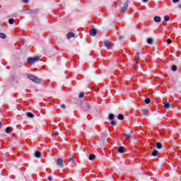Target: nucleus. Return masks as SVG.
<instances>
[{
  "label": "nucleus",
  "mask_w": 181,
  "mask_h": 181,
  "mask_svg": "<svg viewBox=\"0 0 181 181\" xmlns=\"http://www.w3.org/2000/svg\"><path fill=\"white\" fill-rule=\"evenodd\" d=\"M28 78L31 80V81H33V83H36L37 84H39L40 83V78L36 77L35 76H33L32 74H28Z\"/></svg>",
  "instance_id": "nucleus-1"
},
{
  "label": "nucleus",
  "mask_w": 181,
  "mask_h": 181,
  "mask_svg": "<svg viewBox=\"0 0 181 181\" xmlns=\"http://www.w3.org/2000/svg\"><path fill=\"white\" fill-rule=\"evenodd\" d=\"M38 60H39V57H29L28 59V63H29V64H33V63L37 62Z\"/></svg>",
  "instance_id": "nucleus-2"
},
{
  "label": "nucleus",
  "mask_w": 181,
  "mask_h": 181,
  "mask_svg": "<svg viewBox=\"0 0 181 181\" xmlns=\"http://www.w3.org/2000/svg\"><path fill=\"white\" fill-rule=\"evenodd\" d=\"M128 1H127L126 2H124L123 4V6L121 8V13H124L125 12V11H127V9H128Z\"/></svg>",
  "instance_id": "nucleus-3"
},
{
  "label": "nucleus",
  "mask_w": 181,
  "mask_h": 181,
  "mask_svg": "<svg viewBox=\"0 0 181 181\" xmlns=\"http://www.w3.org/2000/svg\"><path fill=\"white\" fill-rule=\"evenodd\" d=\"M90 36H95L97 35V30L95 28H91L89 32Z\"/></svg>",
  "instance_id": "nucleus-4"
},
{
  "label": "nucleus",
  "mask_w": 181,
  "mask_h": 181,
  "mask_svg": "<svg viewBox=\"0 0 181 181\" xmlns=\"http://www.w3.org/2000/svg\"><path fill=\"white\" fill-rule=\"evenodd\" d=\"M57 165H58V166H63V159L58 158L57 160Z\"/></svg>",
  "instance_id": "nucleus-5"
},
{
  "label": "nucleus",
  "mask_w": 181,
  "mask_h": 181,
  "mask_svg": "<svg viewBox=\"0 0 181 181\" xmlns=\"http://www.w3.org/2000/svg\"><path fill=\"white\" fill-rule=\"evenodd\" d=\"M141 112L144 115H149V110H146V109H143L141 110Z\"/></svg>",
  "instance_id": "nucleus-6"
},
{
  "label": "nucleus",
  "mask_w": 181,
  "mask_h": 181,
  "mask_svg": "<svg viewBox=\"0 0 181 181\" xmlns=\"http://www.w3.org/2000/svg\"><path fill=\"white\" fill-rule=\"evenodd\" d=\"M104 45L108 49H110V47H111V42L110 41H105Z\"/></svg>",
  "instance_id": "nucleus-7"
},
{
  "label": "nucleus",
  "mask_w": 181,
  "mask_h": 181,
  "mask_svg": "<svg viewBox=\"0 0 181 181\" xmlns=\"http://www.w3.org/2000/svg\"><path fill=\"white\" fill-rule=\"evenodd\" d=\"M161 18L160 16H155L154 17V22H157L158 23H160Z\"/></svg>",
  "instance_id": "nucleus-8"
},
{
  "label": "nucleus",
  "mask_w": 181,
  "mask_h": 181,
  "mask_svg": "<svg viewBox=\"0 0 181 181\" xmlns=\"http://www.w3.org/2000/svg\"><path fill=\"white\" fill-rule=\"evenodd\" d=\"M67 39H71V37H74V33H69L66 35Z\"/></svg>",
  "instance_id": "nucleus-9"
},
{
  "label": "nucleus",
  "mask_w": 181,
  "mask_h": 181,
  "mask_svg": "<svg viewBox=\"0 0 181 181\" xmlns=\"http://www.w3.org/2000/svg\"><path fill=\"white\" fill-rule=\"evenodd\" d=\"M90 106L89 103H85L84 104V105H83V109L84 110H90Z\"/></svg>",
  "instance_id": "nucleus-10"
},
{
  "label": "nucleus",
  "mask_w": 181,
  "mask_h": 181,
  "mask_svg": "<svg viewBox=\"0 0 181 181\" xmlns=\"http://www.w3.org/2000/svg\"><path fill=\"white\" fill-rule=\"evenodd\" d=\"M124 149H125V148H124L123 146H120L118 148V152H119V153H124Z\"/></svg>",
  "instance_id": "nucleus-11"
},
{
  "label": "nucleus",
  "mask_w": 181,
  "mask_h": 181,
  "mask_svg": "<svg viewBox=\"0 0 181 181\" xmlns=\"http://www.w3.org/2000/svg\"><path fill=\"white\" fill-rule=\"evenodd\" d=\"M155 146L157 148V149H162V144L160 143H156Z\"/></svg>",
  "instance_id": "nucleus-12"
},
{
  "label": "nucleus",
  "mask_w": 181,
  "mask_h": 181,
  "mask_svg": "<svg viewBox=\"0 0 181 181\" xmlns=\"http://www.w3.org/2000/svg\"><path fill=\"white\" fill-rule=\"evenodd\" d=\"M27 117L28 118H34L35 117V115H33V113L31 112H27Z\"/></svg>",
  "instance_id": "nucleus-13"
},
{
  "label": "nucleus",
  "mask_w": 181,
  "mask_h": 181,
  "mask_svg": "<svg viewBox=\"0 0 181 181\" xmlns=\"http://www.w3.org/2000/svg\"><path fill=\"white\" fill-rule=\"evenodd\" d=\"M152 155H153V156H158L159 155V152L157 150H154L152 152Z\"/></svg>",
  "instance_id": "nucleus-14"
},
{
  "label": "nucleus",
  "mask_w": 181,
  "mask_h": 181,
  "mask_svg": "<svg viewBox=\"0 0 181 181\" xmlns=\"http://www.w3.org/2000/svg\"><path fill=\"white\" fill-rule=\"evenodd\" d=\"M147 43L148 45H152L153 43V40L152 38H148L147 39Z\"/></svg>",
  "instance_id": "nucleus-15"
},
{
  "label": "nucleus",
  "mask_w": 181,
  "mask_h": 181,
  "mask_svg": "<svg viewBox=\"0 0 181 181\" xmlns=\"http://www.w3.org/2000/svg\"><path fill=\"white\" fill-rule=\"evenodd\" d=\"M6 134H11V132H12V128H11V127H7V128L6 129Z\"/></svg>",
  "instance_id": "nucleus-16"
},
{
  "label": "nucleus",
  "mask_w": 181,
  "mask_h": 181,
  "mask_svg": "<svg viewBox=\"0 0 181 181\" xmlns=\"http://www.w3.org/2000/svg\"><path fill=\"white\" fill-rule=\"evenodd\" d=\"M40 155H42V154H41V153L40 151H36L35 153V158H40Z\"/></svg>",
  "instance_id": "nucleus-17"
},
{
  "label": "nucleus",
  "mask_w": 181,
  "mask_h": 181,
  "mask_svg": "<svg viewBox=\"0 0 181 181\" xmlns=\"http://www.w3.org/2000/svg\"><path fill=\"white\" fill-rule=\"evenodd\" d=\"M164 21L165 22H169V21H170V17H169V16H164Z\"/></svg>",
  "instance_id": "nucleus-18"
},
{
  "label": "nucleus",
  "mask_w": 181,
  "mask_h": 181,
  "mask_svg": "<svg viewBox=\"0 0 181 181\" xmlns=\"http://www.w3.org/2000/svg\"><path fill=\"white\" fill-rule=\"evenodd\" d=\"M0 37H1V39H6V35H5V33H0Z\"/></svg>",
  "instance_id": "nucleus-19"
},
{
  "label": "nucleus",
  "mask_w": 181,
  "mask_h": 181,
  "mask_svg": "<svg viewBox=\"0 0 181 181\" xmlns=\"http://www.w3.org/2000/svg\"><path fill=\"white\" fill-rule=\"evenodd\" d=\"M14 23H15V20H14L13 18H10V19L8 20V23H9L10 25H13Z\"/></svg>",
  "instance_id": "nucleus-20"
},
{
  "label": "nucleus",
  "mask_w": 181,
  "mask_h": 181,
  "mask_svg": "<svg viewBox=\"0 0 181 181\" xmlns=\"http://www.w3.org/2000/svg\"><path fill=\"white\" fill-rule=\"evenodd\" d=\"M170 107V104L169 103H164V108L168 109Z\"/></svg>",
  "instance_id": "nucleus-21"
},
{
  "label": "nucleus",
  "mask_w": 181,
  "mask_h": 181,
  "mask_svg": "<svg viewBox=\"0 0 181 181\" xmlns=\"http://www.w3.org/2000/svg\"><path fill=\"white\" fill-rule=\"evenodd\" d=\"M93 159H95V155L91 154V155L89 156V160H93Z\"/></svg>",
  "instance_id": "nucleus-22"
},
{
  "label": "nucleus",
  "mask_w": 181,
  "mask_h": 181,
  "mask_svg": "<svg viewBox=\"0 0 181 181\" xmlns=\"http://www.w3.org/2000/svg\"><path fill=\"white\" fill-rule=\"evenodd\" d=\"M124 137L126 139H131V138H132V136L131 134H124Z\"/></svg>",
  "instance_id": "nucleus-23"
},
{
  "label": "nucleus",
  "mask_w": 181,
  "mask_h": 181,
  "mask_svg": "<svg viewBox=\"0 0 181 181\" xmlns=\"http://www.w3.org/2000/svg\"><path fill=\"white\" fill-rule=\"evenodd\" d=\"M171 70H173V71H176V70H177V66H176V65H173Z\"/></svg>",
  "instance_id": "nucleus-24"
},
{
  "label": "nucleus",
  "mask_w": 181,
  "mask_h": 181,
  "mask_svg": "<svg viewBox=\"0 0 181 181\" xmlns=\"http://www.w3.org/2000/svg\"><path fill=\"white\" fill-rule=\"evenodd\" d=\"M118 119H120L121 121H122V119H124V115H122V114H119L117 116Z\"/></svg>",
  "instance_id": "nucleus-25"
},
{
  "label": "nucleus",
  "mask_w": 181,
  "mask_h": 181,
  "mask_svg": "<svg viewBox=\"0 0 181 181\" xmlns=\"http://www.w3.org/2000/svg\"><path fill=\"white\" fill-rule=\"evenodd\" d=\"M114 114H110L109 115V119H111V121H112V119H114Z\"/></svg>",
  "instance_id": "nucleus-26"
},
{
  "label": "nucleus",
  "mask_w": 181,
  "mask_h": 181,
  "mask_svg": "<svg viewBox=\"0 0 181 181\" xmlns=\"http://www.w3.org/2000/svg\"><path fill=\"white\" fill-rule=\"evenodd\" d=\"M84 97V92H81L79 93L78 98H83Z\"/></svg>",
  "instance_id": "nucleus-27"
},
{
  "label": "nucleus",
  "mask_w": 181,
  "mask_h": 181,
  "mask_svg": "<svg viewBox=\"0 0 181 181\" xmlns=\"http://www.w3.org/2000/svg\"><path fill=\"white\" fill-rule=\"evenodd\" d=\"M144 101H145V104H149L151 103V99L146 98Z\"/></svg>",
  "instance_id": "nucleus-28"
},
{
  "label": "nucleus",
  "mask_w": 181,
  "mask_h": 181,
  "mask_svg": "<svg viewBox=\"0 0 181 181\" xmlns=\"http://www.w3.org/2000/svg\"><path fill=\"white\" fill-rule=\"evenodd\" d=\"M69 160H70L71 162H74V156H71V157L69 158Z\"/></svg>",
  "instance_id": "nucleus-29"
},
{
  "label": "nucleus",
  "mask_w": 181,
  "mask_h": 181,
  "mask_svg": "<svg viewBox=\"0 0 181 181\" xmlns=\"http://www.w3.org/2000/svg\"><path fill=\"white\" fill-rule=\"evenodd\" d=\"M167 43H168V45H170L172 43V40L168 39L167 40Z\"/></svg>",
  "instance_id": "nucleus-30"
},
{
  "label": "nucleus",
  "mask_w": 181,
  "mask_h": 181,
  "mask_svg": "<svg viewBox=\"0 0 181 181\" xmlns=\"http://www.w3.org/2000/svg\"><path fill=\"white\" fill-rule=\"evenodd\" d=\"M32 12H33V10L32 9L27 10V13H32Z\"/></svg>",
  "instance_id": "nucleus-31"
},
{
  "label": "nucleus",
  "mask_w": 181,
  "mask_h": 181,
  "mask_svg": "<svg viewBox=\"0 0 181 181\" xmlns=\"http://www.w3.org/2000/svg\"><path fill=\"white\" fill-rule=\"evenodd\" d=\"M135 57L136 59H138L139 57V52H136Z\"/></svg>",
  "instance_id": "nucleus-32"
},
{
  "label": "nucleus",
  "mask_w": 181,
  "mask_h": 181,
  "mask_svg": "<svg viewBox=\"0 0 181 181\" xmlns=\"http://www.w3.org/2000/svg\"><path fill=\"white\" fill-rule=\"evenodd\" d=\"M110 124H111L112 125H115L116 122H115V121L112 120L111 122H110Z\"/></svg>",
  "instance_id": "nucleus-33"
},
{
  "label": "nucleus",
  "mask_w": 181,
  "mask_h": 181,
  "mask_svg": "<svg viewBox=\"0 0 181 181\" xmlns=\"http://www.w3.org/2000/svg\"><path fill=\"white\" fill-rule=\"evenodd\" d=\"M47 179H48L49 181L53 180V178L52 177V176H49V177H47Z\"/></svg>",
  "instance_id": "nucleus-34"
},
{
  "label": "nucleus",
  "mask_w": 181,
  "mask_h": 181,
  "mask_svg": "<svg viewBox=\"0 0 181 181\" xmlns=\"http://www.w3.org/2000/svg\"><path fill=\"white\" fill-rule=\"evenodd\" d=\"M24 4H28L29 2V0H22Z\"/></svg>",
  "instance_id": "nucleus-35"
},
{
  "label": "nucleus",
  "mask_w": 181,
  "mask_h": 181,
  "mask_svg": "<svg viewBox=\"0 0 181 181\" xmlns=\"http://www.w3.org/2000/svg\"><path fill=\"white\" fill-rule=\"evenodd\" d=\"M179 1H180V0H173V2L174 4H176L177 2H179Z\"/></svg>",
  "instance_id": "nucleus-36"
},
{
  "label": "nucleus",
  "mask_w": 181,
  "mask_h": 181,
  "mask_svg": "<svg viewBox=\"0 0 181 181\" xmlns=\"http://www.w3.org/2000/svg\"><path fill=\"white\" fill-rule=\"evenodd\" d=\"M62 108H66V105H64V104H63V105H62Z\"/></svg>",
  "instance_id": "nucleus-37"
},
{
  "label": "nucleus",
  "mask_w": 181,
  "mask_h": 181,
  "mask_svg": "<svg viewBox=\"0 0 181 181\" xmlns=\"http://www.w3.org/2000/svg\"><path fill=\"white\" fill-rule=\"evenodd\" d=\"M54 135H55L56 136H57L59 135V132H56L55 134H54Z\"/></svg>",
  "instance_id": "nucleus-38"
},
{
  "label": "nucleus",
  "mask_w": 181,
  "mask_h": 181,
  "mask_svg": "<svg viewBox=\"0 0 181 181\" xmlns=\"http://www.w3.org/2000/svg\"><path fill=\"white\" fill-rule=\"evenodd\" d=\"M119 40L124 39V37H122V36H119Z\"/></svg>",
  "instance_id": "nucleus-39"
},
{
  "label": "nucleus",
  "mask_w": 181,
  "mask_h": 181,
  "mask_svg": "<svg viewBox=\"0 0 181 181\" xmlns=\"http://www.w3.org/2000/svg\"><path fill=\"white\" fill-rule=\"evenodd\" d=\"M178 8L181 9V4H178Z\"/></svg>",
  "instance_id": "nucleus-40"
},
{
  "label": "nucleus",
  "mask_w": 181,
  "mask_h": 181,
  "mask_svg": "<svg viewBox=\"0 0 181 181\" xmlns=\"http://www.w3.org/2000/svg\"><path fill=\"white\" fill-rule=\"evenodd\" d=\"M1 127H2V122H0V128H1Z\"/></svg>",
  "instance_id": "nucleus-41"
},
{
  "label": "nucleus",
  "mask_w": 181,
  "mask_h": 181,
  "mask_svg": "<svg viewBox=\"0 0 181 181\" xmlns=\"http://www.w3.org/2000/svg\"><path fill=\"white\" fill-rule=\"evenodd\" d=\"M143 1V2H147L148 1V0H142Z\"/></svg>",
  "instance_id": "nucleus-42"
},
{
  "label": "nucleus",
  "mask_w": 181,
  "mask_h": 181,
  "mask_svg": "<svg viewBox=\"0 0 181 181\" xmlns=\"http://www.w3.org/2000/svg\"><path fill=\"white\" fill-rule=\"evenodd\" d=\"M1 7V6L0 5V8Z\"/></svg>",
  "instance_id": "nucleus-43"
}]
</instances>
